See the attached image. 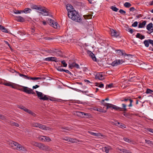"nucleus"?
<instances>
[{"instance_id": "26", "label": "nucleus", "mask_w": 153, "mask_h": 153, "mask_svg": "<svg viewBox=\"0 0 153 153\" xmlns=\"http://www.w3.org/2000/svg\"><path fill=\"white\" fill-rule=\"evenodd\" d=\"M10 125L11 126H14L16 127H18L19 126V125L17 123H15L12 121H11L10 122Z\"/></svg>"}, {"instance_id": "11", "label": "nucleus", "mask_w": 153, "mask_h": 153, "mask_svg": "<svg viewBox=\"0 0 153 153\" xmlns=\"http://www.w3.org/2000/svg\"><path fill=\"white\" fill-rule=\"evenodd\" d=\"M87 53L89 54V56L94 61H97V59L95 56L94 54L92 53L91 51L87 50Z\"/></svg>"}, {"instance_id": "58", "label": "nucleus", "mask_w": 153, "mask_h": 153, "mask_svg": "<svg viewBox=\"0 0 153 153\" xmlns=\"http://www.w3.org/2000/svg\"><path fill=\"white\" fill-rule=\"evenodd\" d=\"M119 12L121 14H123L124 15H125L126 13V11H125L123 10H122V9H120L119 10Z\"/></svg>"}, {"instance_id": "35", "label": "nucleus", "mask_w": 153, "mask_h": 153, "mask_svg": "<svg viewBox=\"0 0 153 153\" xmlns=\"http://www.w3.org/2000/svg\"><path fill=\"white\" fill-rule=\"evenodd\" d=\"M40 143H38L35 142H33L32 143V144L33 145L38 147H39V146Z\"/></svg>"}, {"instance_id": "30", "label": "nucleus", "mask_w": 153, "mask_h": 153, "mask_svg": "<svg viewBox=\"0 0 153 153\" xmlns=\"http://www.w3.org/2000/svg\"><path fill=\"white\" fill-rule=\"evenodd\" d=\"M31 10L30 9L27 8H25L23 12H24L25 13H30V12L31 11Z\"/></svg>"}, {"instance_id": "20", "label": "nucleus", "mask_w": 153, "mask_h": 153, "mask_svg": "<svg viewBox=\"0 0 153 153\" xmlns=\"http://www.w3.org/2000/svg\"><path fill=\"white\" fill-rule=\"evenodd\" d=\"M31 89L30 88L27 87H24V92L28 94H31L30 93V90Z\"/></svg>"}, {"instance_id": "47", "label": "nucleus", "mask_w": 153, "mask_h": 153, "mask_svg": "<svg viewBox=\"0 0 153 153\" xmlns=\"http://www.w3.org/2000/svg\"><path fill=\"white\" fill-rule=\"evenodd\" d=\"M52 61H54L56 62H58V60L56 57H51Z\"/></svg>"}, {"instance_id": "8", "label": "nucleus", "mask_w": 153, "mask_h": 153, "mask_svg": "<svg viewBox=\"0 0 153 153\" xmlns=\"http://www.w3.org/2000/svg\"><path fill=\"white\" fill-rule=\"evenodd\" d=\"M124 62V61L122 60H117L114 61L112 63L111 65L113 66H117L118 65L121 64Z\"/></svg>"}, {"instance_id": "13", "label": "nucleus", "mask_w": 153, "mask_h": 153, "mask_svg": "<svg viewBox=\"0 0 153 153\" xmlns=\"http://www.w3.org/2000/svg\"><path fill=\"white\" fill-rule=\"evenodd\" d=\"M111 34L112 36H114L117 37L119 36V33H118L116 30L112 29L110 30Z\"/></svg>"}, {"instance_id": "14", "label": "nucleus", "mask_w": 153, "mask_h": 153, "mask_svg": "<svg viewBox=\"0 0 153 153\" xmlns=\"http://www.w3.org/2000/svg\"><path fill=\"white\" fill-rule=\"evenodd\" d=\"M128 100H129L130 102V104L128 105V106L129 107H131L132 106V102H133V100L131 99V98H130V97H129L127 98H125L124 100H121V101H125V102H126Z\"/></svg>"}, {"instance_id": "25", "label": "nucleus", "mask_w": 153, "mask_h": 153, "mask_svg": "<svg viewBox=\"0 0 153 153\" xmlns=\"http://www.w3.org/2000/svg\"><path fill=\"white\" fill-rule=\"evenodd\" d=\"M149 39H148V40H145L144 41V44L145 45L146 47H149Z\"/></svg>"}, {"instance_id": "22", "label": "nucleus", "mask_w": 153, "mask_h": 153, "mask_svg": "<svg viewBox=\"0 0 153 153\" xmlns=\"http://www.w3.org/2000/svg\"><path fill=\"white\" fill-rule=\"evenodd\" d=\"M146 21H144L142 23H140L138 25V27L140 28L143 27L146 25Z\"/></svg>"}, {"instance_id": "44", "label": "nucleus", "mask_w": 153, "mask_h": 153, "mask_svg": "<svg viewBox=\"0 0 153 153\" xmlns=\"http://www.w3.org/2000/svg\"><path fill=\"white\" fill-rule=\"evenodd\" d=\"M111 8L113 11L115 12H117L118 10V9L113 6L111 7Z\"/></svg>"}, {"instance_id": "62", "label": "nucleus", "mask_w": 153, "mask_h": 153, "mask_svg": "<svg viewBox=\"0 0 153 153\" xmlns=\"http://www.w3.org/2000/svg\"><path fill=\"white\" fill-rule=\"evenodd\" d=\"M129 114L128 113H126L125 112L123 113V115L126 117H128L129 116Z\"/></svg>"}, {"instance_id": "27", "label": "nucleus", "mask_w": 153, "mask_h": 153, "mask_svg": "<svg viewBox=\"0 0 153 153\" xmlns=\"http://www.w3.org/2000/svg\"><path fill=\"white\" fill-rule=\"evenodd\" d=\"M4 85L7 86H10L12 87V88H14L13 85V84L10 82L5 83L4 84Z\"/></svg>"}, {"instance_id": "52", "label": "nucleus", "mask_w": 153, "mask_h": 153, "mask_svg": "<svg viewBox=\"0 0 153 153\" xmlns=\"http://www.w3.org/2000/svg\"><path fill=\"white\" fill-rule=\"evenodd\" d=\"M0 119L2 120H4L6 119V117L4 115L0 114Z\"/></svg>"}, {"instance_id": "17", "label": "nucleus", "mask_w": 153, "mask_h": 153, "mask_svg": "<svg viewBox=\"0 0 153 153\" xmlns=\"http://www.w3.org/2000/svg\"><path fill=\"white\" fill-rule=\"evenodd\" d=\"M84 114V112L79 111H76L74 113L75 115L81 117H83Z\"/></svg>"}, {"instance_id": "53", "label": "nucleus", "mask_w": 153, "mask_h": 153, "mask_svg": "<svg viewBox=\"0 0 153 153\" xmlns=\"http://www.w3.org/2000/svg\"><path fill=\"white\" fill-rule=\"evenodd\" d=\"M61 63L63 65L64 67H66L67 66V64L65 63V60H63L61 61Z\"/></svg>"}, {"instance_id": "21", "label": "nucleus", "mask_w": 153, "mask_h": 153, "mask_svg": "<svg viewBox=\"0 0 153 153\" xmlns=\"http://www.w3.org/2000/svg\"><path fill=\"white\" fill-rule=\"evenodd\" d=\"M89 133L91 135H92L95 136L99 137L100 136H102V135H101V134L100 133H94L92 131H89Z\"/></svg>"}, {"instance_id": "55", "label": "nucleus", "mask_w": 153, "mask_h": 153, "mask_svg": "<svg viewBox=\"0 0 153 153\" xmlns=\"http://www.w3.org/2000/svg\"><path fill=\"white\" fill-rule=\"evenodd\" d=\"M112 86H113V84L112 83H111L109 85H107L106 86V88L107 89V88H111L112 87Z\"/></svg>"}, {"instance_id": "1", "label": "nucleus", "mask_w": 153, "mask_h": 153, "mask_svg": "<svg viewBox=\"0 0 153 153\" xmlns=\"http://www.w3.org/2000/svg\"><path fill=\"white\" fill-rule=\"evenodd\" d=\"M68 15L69 18L74 21L79 22L82 21L80 15L75 10L69 11Z\"/></svg>"}, {"instance_id": "6", "label": "nucleus", "mask_w": 153, "mask_h": 153, "mask_svg": "<svg viewBox=\"0 0 153 153\" xmlns=\"http://www.w3.org/2000/svg\"><path fill=\"white\" fill-rule=\"evenodd\" d=\"M68 64L69 67L70 68L72 69L74 67H75L77 68H79V66L78 64L74 62H72L71 60L69 61Z\"/></svg>"}, {"instance_id": "18", "label": "nucleus", "mask_w": 153, "mask_h": 153, "mask_svg": "<svg viewBox=\"0 0 153 153\" xmlns=\"http://www.w3.org/2000/svg\"><path fill=\"white\" fill-rule=\"evenodd\" d=\"M16 20L19 22H23L25 21L24 19L22 16H17L16 17Z\"/></svg>"}, {"instance_id": "34", "label": "nucleus", "mask_w": 153, "mask_h": 153, "mask_svg": "<svg viewBox=\"0 0 153 153\" xmlns=\"http://www.w3.org/2000/svg\"><path fill=\"white\" fill-rule=\"evenodd\" d=\"M84 114H83V117H91V114L89 113H84Z\"/></svg>"}, {"instance_id": "49", "label": "nucleus", "mask_w": 153, "mask_h": 153, "mask_svg": "<svg viewBox=\"0 0 153 153\" xmlns=\"http://www.w3.org/2000/svg\"><path fill=\"white\" fill-rule=\"evenodd\" d=\"M39 123H33L32 124V126L37 127H39Z\"/></svg>"}, {"instance_id": "7", "label": "nucleus", "mask_w": 153, "mask_h": 153, "mask_svg": "<svg viewBox=\"0 0 153 153\" xmlns=\"http://www.w3.org/2000/svg\"><path fill=\"white\" fill-rule=\"evenodd\" d=\"M86 25L87 26H86V27L88 32H90L94 30L93 25L92 22H88Z\"/></svg>"}, {"instance_id": "5", "label": "nucleus", "mask_w": 153, "mask_h": 153, "mask_svg": "<svg viewBox=\"0 0 153 153\" xmlns=\"http://www.w3.org/2000/svg\"><path fill=\"white\" fill-rule=\"evenodd\" d=\"M40 149L45 151H52V149L50 148L49 146H45L44 144L40 143L39 145V146L38 147Z\"/></svg>"}, {"instance_id": "32", "label": "nucleus", "mask_w": 153, "mask_h": 153, "mask_svg": "<svg viewBox=\"0 0 153 153\" xmlns=\"http://www.w3.org/2000/svg\"><path fill=\"white\" fill-rule=\"evenodd\" d=\"M124 6L126 7L129 8L131 6V4L129 2H126L124 4Z\"/></svg>"}, {"instance_id": "48", "label": "nucleus", "mask_w": 153, "mask_h": 153, "mask_svg": "<svg viewBox=\"0 0 153 153\" xmlns=\"http://www.w3.org/2000/svg\"><path fill=\"white\" fill-rule=\"evenodd\" d=\"M103 150L107 153H108L109 152V149L106 147H105L103 148Z\"/></svg>"}, {"instance_id": "50", "label": "nucleus", "mask_w": 153, "mask_h": 153, "mask_svg": "<svg viewBox=\"0 0 153 153\" xmlns=\"http://www.w3.org/2000/svg\"><path fill=\"white\" fill-rule=\"evenodd\" d=\"M44 39L45 40H53L55 39V38L54 37H44Z\"/></svg>"}, {"instance_id": "61", "label": "nucleus", "mask_w": 153, "mask_h": 153, "mask_svg": "<svg viewBox=\"0 0 153 153\" xmlns=\"http://www.w3.org/2000/svg\"><path fill=\"white\" fill-rule=\"evenodd\" d=\"M24 87H25L24 86H21L19 88V90L24 92V90L23 89H24Z\"/></svg>"}, {"instance_id": "15", "label": "nucleus", "mask_w": 153, "mask_h": 153, "mask_svg": "<svg viewBox=\"0 0 153 153\" xmlns=\"http://www.w3.org/2000/svg\"><path fill=\"white\" fill-rule=\"evenodd\" d=\"M66 7L68 11V12L69 11H73V10H74L73 6L70 4H68L66 5Z\"/></svg>"}, {"instance_id": "12", "label": "nucleus", "mask_w": 153, "mask_h": 153, "mask_svg": "<svg viewBox=\"0 0 153 153\" xmlns=\"http://www.w3.org/2000/svg\"><path fill=\"white\" fill-rule=\"evenodd\" d=\"M116 53H118V55H123V56H129L130 55V54H126L124 51H123L122 50H116L115 51Z\"/></svg>"}, {"instance_id": "10", "label": "nucleus", "mask_w": 153, "mask_h": 153, "mask_svg": "<svg viewBox=\"0 0 153 153\" xmlns=\"http://www.w3.org/2000/svg\"><path fill=\"white\" fill-rule=\"evenodd\" d=\"M95 78L102 80L104 79V76L103 75L102 73H99L95 76Z\"/></svg>"}, {"instance_id": "29", "label": "nucleus", "mask_w": 153, "mask_h": 153, "mask_svg": "<svg viewBox=\"0 0 153 153\" xmlns=\"http://www.w3.org/2000/svg\"><path fill=\"white\" fill-rule=\"evenodd\" d=\"M112 109H114L116 110H119L120 111L122 110V109L121 108L117 107V106L114 105H113V106L112 107Z\"/></svg>"}, {"instance_id": "9", "label": "nucleus", "mask_w": 153, "mask_h": 153, "mask_svg": "<svg viewBox=\"0 0 153 153\" xmlns=\"http://www.w3.org/2000/svg\"><path fill=\"white\" fill-rule=\"evenodd\" d=\"M39 139L42 141H50L51 140L49 137L42 136H40L39 137Z\"/></svg>"}, {"instance_id": "24", "label": "nucleus", "mask_w": 153, "mask_h": 153, "mask_svg": "<svg viewBox=\"0 0 153 153\" xmlns=\"http://www.w3.org/2000/svg\"><path fill=\"white\" fill-rule=\"evenodd\" d=\"M136 37L137 38H139L141 39H143L145 38L144 36L143 35L140 33H137L136 35Z\"/></svg>"}, {"instance_id": "36", "label": "nucleus", "mask_w": 153, "mask_h": 153, "mask_svg": "<svg viewBox=\"0 0 153 153\" xmlns=\"http://www.w3.org/2000/svg\"><path fill=\"white\" fill-rule=\"evenodd\" d=\"M146 93L147 94H150L153 95V91L149 88L147 89Z\"/></svg>"}, {"instance_id": "42", "label": "nucleus", "mask_w": 153, "mask_h": 153, "mask_svg": "<svg viewBox=\"0 0 153 153\" xmlns=\"http://www.w3.org/2000/svg\"><path fill=\"white\" fill-rule=\"evenodd\" d=\"M53 25H52L51 26L53 27L54 28L56 29H57L58 27V23L56 22H54L53 23Z\"/></svg>"}, {"instance_id": "43", "label": "nucleus", "mask_w": 153, "mask_h": 153, "mask_svg": "<svg viewBox=\"0 0 153 153\" xmlns=\"http://www.w3.org/2000/svg\"><path fill=\"white\" fill-rule=\"evenodd\" d=\"M19 75L21 76H23L24 78H26L27 79H29V77L25 75L21 74L19 73H18Z\"/></svg>"}, {"instance_id": "56", "label": "nucleus", "mask_w": 153, "mask_h": 153, "mask_svg": "<svg viewBox=\"0 0 153 153\" xmlns=\"http://www.w3.org/2000/svg\"><path fill=\"white\" fill-rule=\"evenodd\" d=\"M138 22H134L132 25V26L134 27H136L137 26Z\"/></svg>"}, {"instance_id": "45", "label": "nucleus", "mask_w": 153, "mask_h": 153, "mask_svg": "<svg viewBox=\"0 0 153 153\" xmlns=\"http://www.w3.org/2000/svg\"><path fill=\"white\" fill-rule=\"evenodd\" d=\"M96 110L100 112L105 113L106 112V110H105L101 108L97 109Z\"/></svg>"}, {"instance_id": "51", "label": "nucleus", "mask_w": 153, "mask_h": 153, "mask_svg": "<svg viewBox=\"0 0 153 153\" xmlns=\"http://www.w3.org/2000/svg\"><path fill=\"white\" fill-rule=\"evenodd\" d=\"M145 142L146 143L149 144H152V145H153V143H152V142L149 140H145Z\"/></svg>"}, {"instance_id": "64", "label": "nucleus", "mask_w": 153, "mask_h": 153, "mask_svg": "<svg viewBox=\"0 0 153 153\" xmlns=\"http://www.w3.org/2000/svg\"><path fill=\"white\" fill-rule=\"evenodd\" d=\"M149 44L152 45V46L153 47V40H152L151 39H149Z\"/></svg>"}, {"instance_id": "31", "label": "nucleus", "mask_w": 153, "mask_h": 153, "mask_svg": "<svg viewBox=\"0 0 153 153\" xmlns=\"http://www.w3.org/2000/svg\"><path fill=\"white\" fill-rule=\"evenodd\" d=\"M153 24L152 23H149L146 26V29L148 30H150L152 27Z\"/></svg>"}, {"instance_id": "4", "label": "nucleus", "mask_w": 153, "mask_h": 153, "mask_svg": "<svg viewBox=\"0 0 153 153\" xmlns=\"http://www.w3.org/2000/svg\"><path fill=\"white\" fill-rule=\"evenodd\" d=\"M36 92L37 94L38 98L40 100H47L49 99L51 101H53L54 100L51 99H49V96L48 95H45L41 92L38 91H36Z\"/></svg>"}, {"instance_id": "60", "label": "nucleus", "mask_w": 153, "mask_h": 153, "mask_svg": "<svg viewBox=\"0 0 153 153\" xmlns=\"http://www.w3.org/2000/svg\"><path fill=\"white\" fill-rule=\"evenodd\" d=\"M70 139L71 140V142L74 143L76 141V139H74L71 138H70Z\"/></svg>"}, {"instance_id": "33", "label": "nucleus", "mask_w": 153, "mask_h": 153, "mask_svg": "<svg viewBox=\"0 0 153 153\" xmlns=\"http://www.w3.org/2000/svg\"><path fill=\"white\" fill-rule=\"evenodd\" d=\"M54 21L53 20L50 19H48V23L51 26L53 25V23L54 22Z\"/></svg>"}, {"instance_id": "40", "label": "nucleus", "mask_w": 153, "mask_h": 153, "mask_svg": "<svg viewBox=\"0 0 153 153\" xmlns=\"http://www.w3.org/2000/svg\"><path fill=\"white\" fill-rule=\"evenodd\" d=\"M123 108V109H122V110L121 111H127V109L126 108V104H122Z\"/></svg>"}, {"instance_id": "41", "label": "nucleus", "mask_w": 153, "mask_h": 153, "mask_svg": "<svg viewBox=\"0 0 153 153\" xmlns=\"http://www.w3.org/2000/svg\"><path fill=\"white\" fill-rule=\"evenodd\" d=\"M123 139L125 141L128 143H131L132 141L131 140L126 137L123 138Z\"/></svg>"}, {"instance_id": "16", "label": "nucleus", "mask_w": 153, "mask_h": 153, "mask_svg": "<svg viewBox=\"0 0 153 153\" xmlns=\"http://www.w3.org/2000/svg\"><path fill=\"white\" fill-rule=\"evenodd\" d=\"M103 104L104 106L106 107V109H107L108 108H111L112 109V107L113 105L112 104L105 103H103Z\"/></svg>"}, {"instance_id": "63", "label": "nucleus", "mask_w": 153, "mask_h": 153, "mask_svg": "<svg viewBox=\"0 0 153 153\" xmlns=\"http://www.w3.org/2000/svg\"><path fill=\"white\" fill-rule=\"evenodd\" d=\"M19 33L21 34V35H25L26 34V33L25 32H22L21 31H19Z\"/></svg>"}, {"instance_id": "59", "label": "nucleus", "mask_w": 153, "mask_h": 153, "mask_svg": "<svg viewBox=\"0 0 153 153\" xmlns=\"http://www.w3.org/2000/svg\"><path fill=\"white\" fill-rule=\"evenodd\" d=\"M127 30L131 34L133 32V30L131 28H128Z\"/></svg>"}, {"instance_id": "28", "label": "nucleus", "mask_w": 153, "mask_h": 153, "mask_svg": "<svg viewBox=\"0 0 153 153\" xmlns=\"http://www.w3.org/2000/svg\"><path fill=\"white\" fill-rule=\"evenodd\" d=\"M92 16H93L91 14L85 15L83 16V17L85 19H91L92 18Z\"/></svg>"}, {"instance_id": "38", "label": "nucleus", "mask_w": 153, "mask_h": 153, "mask_svg": "<svg viewBox=\"0 0 153 153\" xmlns=\"http://www.w3.org/2000/svg\"><path fill=\"white\" fill-rule=\"evenodd\" d=\"M60 128L62 129H64V130L62 131L63 132H66V130H68L69 128L68 127H62Z\"/></svg>"}, {"instance_id": "19", "label": "nucleus", "mask_w": 153, "mask_h": 153, "mask_svg": "<svg viewBox=\"0 0 153 153\" xmlns=\"http://www.w3.org/2000/svg\"><path fill=\"white\" fill-rule=\"evenodd\" d=\"M39 128H40L44 130H49V128L45 126V125H42L39 123Z\"/></svg>"}, {"instance_id": "37", "label": "nucleus", "mask_w": 153, "mask_h": 153, "mask_svg": "<svg viewBox=\"0 0 153 153\" xmlns=\"http://www.w3.org/2000/svg\"><path fill=\"white\" fill-rule=\"evenodd\" d=\"M1 30L3 32L5 33H9L8 30L7 28H5L4 27H3Z\"/></svg>"}, {"instance_id": "3", "label": "nucleus", "mask_w": 153, "mask_h": 153, "mask_svg": "<svg viewBox=\"0 0 153 153\" xmlns=\"http://www.w3.org/2000/svg\"><path fill=\"white\" fill-rule=\"evenodd\" d=\"M31 7L32 9L37 10L43 12L44 13L41 12H40V13L44 16H48V9H47L45 7H42L40 6H38L36 5H33Z\"/></svg>"}, {"instance_id": "2", "label": "nucleus", "mask_w": 153, "mask_h": 153, "mask_svg": "<svg viewBox=\"0 0 153 153\" xmlns=\"http://www.w3.org/2000/svg\"><path fill=\"white\" fill-rule=\"evenodd\" d=\"M8 144L11 147H13L14 149L18 150H20L22 152L27 151L26 148L17 143L13 141H10L8 142Z\"/></svg>"}, {"instance_id": "54", "label": "nucleus", "mask_w": 153, "mask_h": 153, "mask_svg": "<svg viewBox=\"0 0 153 153\" xmlns=\"http://www.w3.org/2000/svg\"><path fill=\"white\" fill-rule=\"evenodd\" d=\"M44 60L45 61H52L51 57L46 58H45V59H44Z\"/></svg>"}, {"instance_id": "46", "label": "nucleus", "mask_w": 153, "mask_h": 153, "mask_svg": "<svg viewBox=\"0 0 153 153\" xmlns=\"http://www.w3.org/2000/svg\"><path fill=\"white\" fill-rule=\"evenodd\" d=\"M62 66H60L58 67L57 68V70L60 71H64V69L62 68Z\"/></svg>"}, {"instance_id": "39", "label": "nucleus", "mask_w": 153, "mask_h": 153, "mask_svg": "<svg viewBox=\"0 0 153 153\" xmlns=\"http://www.w3.org/2000/svg\"><path fill=\"white\" fill-rule=\"evenodd\" d=\"M14 13L16 14H20L21 13V12H23V11L22 10H13Z\"/></svg>"}, {"instance_id": "23", "label": "nucleus", "mask_w": 153, "mask_h": 153, "mask_svg": "<svg viewBox=\"0 0 153 153\" xmlns=\"http://www.w3.org/2000/svg\"><path fill=\"white\" fill-rule=\"evenodd\" d=\"M115 125L116 126H118L119 127H120L121 128H126V127L125 126V125L124 124H122V123H121L120 124V123L119 122H116L115 123Z\"/></svg>"}, {"instance_id": "57", "label": "nucleus", "mask_w": 153, "mask_h": 153, "mask_svg": "<svg viewBox=\"0 0 153 153\" xmlns=\"http://www.w3.org/2000/svg\"><path fill=\"white\" fill-rule=\"evenodd\" d=\"M119 150L120 151V153H125L126 152V149H119Z\"/></svg>"}]
</instances>
